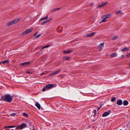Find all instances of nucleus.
I'll return each instance as SVG.
<instances>
[{"mask_svg": "<svg viewBox=\"0 0 130 130\" xmlns=\"http://www.w3.org/2000/svg\"><path fill=\"white\" fill-rule=\"evenodd\" d=\"M128 49H122L121 51L123 52H124L126 51Z\"/></svg>", "mask_w": 130, "mask_h": 130, "instance_id": "nucleus-38", "label": "nucleus"}, {"mask_svg": "<svg viewBox=\"0 0 130 130\" xmlns=\"http://www.w3.org/2000/svg\"><path fill=\"white\" fill-rule=\"evenodd\" d=\"M124 55H121V57H120V58H123V57H124Z\"/></svg>", "mask_w": 130, "mask_h": 130, "instance_id": "nucleus-42", "label": "nucleus"}, {"mask_svg": "<svg viewBox=\"0 0 130 130\" xmlns=\"http://www.w3.org/2000/svg\"><path fill=\"white\" fill-rule=\"evenodd\" d=\"M126 56L128 57H130V53H128V54H127L126 55Z\"/></svg>", "mask_w": 130, "mask_h": 130, "instance_id": "nucleus-39", "label": "nucleus"}, {"mask_svg": "<svg viewBox=\"0 0 130 130\" xmlns=\"http://www.w3.org/2000/svg\"><path fill=\"white\" fill-rule=\"evenodd\" d=\"M23 115L26 117H27L28 116V115L26 113H23Z\"/></svg>", "mask_w": 130, "mask_h": 130, "instance_id": "nucleus-27", "label": "nucleus"}, {"mask_svg": "<svg viewBox=\"0 0 130 130\" xmlns=\"http://www.w3.org/2000/svg\"><path fill=\"white\" fill-rule=\"evenodd\" d=\"M122 100H118L117 102V104L119 105H121L122 104Z\"/></svg>", "mask_w": 130, "mask_h": 130, "instance_id": "nucleus-9", "label": "nucleus"}, {"mask_svg": "<svg viewBox=\"0 0 130 130\" xmlns=\"http://www.w3.org/2000/svg\"><path fill=\"white\" fill-rule=\"evenodd\" d=\"M47 23V21H44L42 22H41V25H43L44 24H45V23Z\"/></svg>", "mask_w": 130, "mask_h": 130, "instance_id": "nucleus-25", "label": "nucleus"}, {"mask_svg": "<svg viewBox=\"0 0 130 130\" xmlns=\"http://www.w3.org/2000/svg\"><path fill=\"white\" fill-rule=\"evenodd\" d=\"M104 42L102 43H101L99 45V47L100 48L102 49L104 46Z\"/></svg>", "mask_w": 130, "mask_h": 130, "instance_id": "nucleus-14", "label": "nucleus"}, {"mask_svg": "<svg viewBox=\"0 0 130 130\" xmlns=\"http://www.w3.org/2000/svg\"><path fill=\"white\" fill-rule=\"evenodd\" d=\"M61 71V70H59L57 71L56 72H53L49 75V76H51L52 75H55L57 74L58 73H59Z\"/></svg>", "mask_w": 130, "mask_h": 130, "instance_id": "nucleus-3", "label": "nucleus"}, {"mask_svg": "<svg viewBox=\"0 0 130 130\" xmlns=\"http://www.w3.org/2000/svg\"><path fill=\"white\" fill-rule=\"evenodd\" d=\"M95 33V32H93L91 33L88 34H87L86 35H85V37H87V36L89 37V36H92V35H94Z\"/></svg>", "mask_w": 130, "mask_h": 130, "instance_id": "nucleus-12", "label": "nucleus"}, {"mask_svg": "<svg viewBox=\"0 0 130 130\" xmlns=\"http://www.w3.org/2000/svg\"><path fill=\"white\" fill-rule=\"evenodd\" d=\"M26 72L28 74L30 73V71H26Z\"/></svg>", "mask_w": 130, "mask_h": 130, "instance_id": "nucleus-43", "label": "nucleus"}, {"mask_svg": "<svg viewBox=\"0 0 130 130\" xmlns=\"http://www.w3.org/2000/svg\"><path fill=\"white\" fill-rule=\"evenodd\" d=\"M12 96H11L10 94H7L4 96H2L0 100L10 103L12 101Z\"/></svg>", "mask_w": 130, "mask_h": 130, "instance_id": "nucleus-1", "label": "nucleus"}, {"mask_svg": "<svg viewBox=\"0 0 130 130\" xmlns=\"http://www.w3.org/2000/svg\"><path fill=\"white\" fill-rule=\"evenodd\" d=\"M69 57H67L65 58V59L66 60H69Z\"/></svg>", "mask_w": 130, "mask_h": 130, "instance_id": "nucleus-37", "label": "nucleus"}, {"mask_svg": "<svg viewBox=\"0 0 130 130\" xmlns=\"http://www.w3.org/2000/svg\"><path fill=\"white\" fill-rule=\"evenodd\" d=\"M38 32H36L35 33V34H34V35H35V36H36V35L37 34H38Z\"/></svg>", "mask_w": 130, "mask_h": 130, "instance_id": "nucleus-45", "label": "nucleus"}, {"mask_svg": "<svg viewBox=\"0 0 130 130\" xmlns=\"http://www.w3.org/2000/svg\"><path fill=\"white\" fill-rule=\"evenodd\" d=\"M72 51V50H70L68 51H66L65 50H64L63 51V53L64 54H66L67 53H70V52Z\"/></svg>", "mask_w": 130, "mask_h": 130, "instance_id": "nucleus-19", "label": "nucleus"}, {"mask_svg": "<svg viewBox=\"0 0 130 130\" xmlns=\"http://www.w3.org/2000/svg\"><path fill=\"white\" fill-rule=\"evenodd\" d=\"M20 21V20L19 19H16L8 23L7 24V25L8 26H10L17 22H18Z\"/></svg>", "mask_w": 130, "mask_h": 130, "instance_id": "nucleus-2", "label": "nucleus"}, {"mask_svg": "<svg viewBox=\"0 0 130 130\" xmlns=\"http://www.w3.org/2000/svg\"><path fill=\"white\" fill-rule=\"evenodd\" d=\"M118 36H115L113 37L112 40H115L118 38Z\"/></svg>", "mask_w": 130, "mask_h": 130, "instance_id": "nucleus-26", "label": "nucleus"}, {"mask_svg": "<svg viewBox=\"0 0 130 130\" xmlns=\"http://www.w3.org/2000/svg\"><path fill=\"white\" fill-rule=\"evenodd\" d=\"M48 18V16H47L45 17H42L39 20V21H42L43 20H45L47 19Z\"/></svg>", "mask_w": 130, "mask_h": 130, "instance_id": "nucleus-17", "label": "nucleus"}, {"mask_svg": "<svg viewBox=\"0 0 130 130\" xmlns=\"http://www.w3.org/2000/svg\"><path fill=\"white\" fill-rule=\"evenodd\" d=\"M123 49H128L127 48V47H124V48Z\"/></svg>", "mask_w": 130, "mask_h": 130, "instance_id": "nucleus-47", "label": "nucleus"}, {"mask_svg": "<svg viewBox=\"0 0 130 130\" xmlns=\"http://www.w3.org/2000/svg\"><path fill=\"white\" fill-rule=\"evenodd\" d=\"M103 18L102 20L100 22V23H101L102 22H105L106 21V19L104 18Z\"/></svg>", "mask_w": 130, "mask_h": 130, "instance_id": "nucleus-23", "label": "nucleus"}, {"mask_svg": "<svg viewBox=\"0 0 130 130\" xmlns=\"http://www.w3.org/2000/svg\"><path fill=\"white\" fill-rule=\"evenodd\" d=\"M106 16H107V17L108 18H109L110 17V15H111V14L109 13H108L107 14H106Z\"/></svg>", "mask_w": 130, "mask_h": 130, "instance_id": "nucleus-35", "label": "nucleus"}, {"mask_svg": "<svg viewBox=\"0 0 130 130\" xmlns=\"http://www.w3.org/2000/svg\"><path fill=\"white\" fill-rule=\"evenodd\" d=\"M32 28H31L30 29H28L26 30L25 31L23 32L22 35H26L28 33L30 32L32 30Z\"/></svg>", "mask_w": 130, "mask_h": 130, "instance_id": "nucleus-4", "label": "nucleus"}, {"mask_svg": "<svg viewBox=\"0 0 130 130\" xmlns=\"http://www.w3.org/2000/svg\"><path fill=\"white\" fill-rule=\"evenodd\" d=\"M35 105L39 110L40 109V105L38 102H36Z\"/></svg>", "mask_w": 130, "mask_h": 130, "instance_id": "nucleus-10", "label": "nucleus"}, {"mask_svg": "<svg viewBox=\"0 0 130 130\" xmlns=\"http://www.w3.org/2000/svg\"><path fill=\"white\" fill-rule=\"evenodd\" d=\"M15 127V126H9V128L14 127Z\"/></svg>", "mask_w": 130, "mask_h": 130, "instance_id": "nucleus-40", "label": "nucleus"}, {"mask_svg": "<svg viewBox=\"0 0 130 130\" xmlns=\"http://www.w3.org/2000/svg\"><path fill=\"white\" fill-rule=\"evenodd\" d=\"M128 101L126 100H125L123 102V104L124 105L126 106L128 104Z\"/></svg>", "mask_w": 130, "mask_h": 130, "instance_id": "nucleus-15", "label": "nucleus"}, {"mask_svg": "<svg viewBox=\"0 0 130 130\" xmlns=\"http://www.w3.org/2000/svg\"><path fill=\"white\" fill-rule=\"evenodd\" d=\"M116 100V99L115 97H113L111 99V101L112 102H113L115 100Z\"/></svg>", "mask_w": 130, "mask_h": 130, "instance_id": "nucleus-29", "label": "nucleus"}, {"mask_svg": "<svg viewBox=\"0 0 130 130\" xmlns=\"http://www.w3.org/2000/svg\"><path fill=\"white\" fill-rule=\"evenodd\" d=\"M52 19L51 18V19H48V20L46 21H47V22H49V21H50Z\"/></svg>", "mask_w": 130, "mask_h": 130, "instance_id": "nucleus-36", "label": "nucleus"}, {"mask_svg": "<svg viewBox=\"0 0 130 130\" xmlns=\"http://www.w3.org/2000/svg\"><path fill=\"white\" fill-rule=\"evenodd\" d=\"M57 31L59 32H60L62 30V28L61 26H60L57 28Z\"/></svg>", "mask_w": 130, "mask_h": 130, "instance_id": "nucleus-13", "label": "nucleus"}, {"mask_svg": "<svg viewBox=\"0 0 130 130\" xmlns=\"http://www.w3.org/2000/svg\"><path fill=\"white\" fill-rule=\"evenodd\" d=\"M26 124L24 123H22V124L20 125V128L21 129H22L26 127Z\"/></svg>", "mask_w": 130, "mask_h": 130, "instance_id": "nucleus-7", "label": "nucleus"}, {"mask_svg": "<svg viewBox=\"0 0 130 130\" xmlns=\"http://www.w3.org/2000/svg\"><path fill=\"white\" fill-rule=\"evenodd\" d=\"M48 90L47 89V88H46V86H45V87H44L42 89V91L43 92H44L46 90Z\"/></svg>", "mask_w": 130, "mask_h": 130, "instance_id": "nucleus-24", "label": "nucleus"}, {"mask_svg": "<svg viewBox=\"0 0 130 130\" xmlns=\"http://www.w3.org/2000/svg\"><path fill=\"white\" fill-rule=\"evenodd\" d=\"M9 128V126H5V127H4V128Z\"/></svg>", "mask_w": 130, "mask_h": 130, "instance_id": "nucleus-44", "label": "nucleus"}, {"mask_svg": "<svg viewBox=\"0 0 130 130\" xmlns=\"http://www.w3.org/2000/svg\"><path fill=\"white\" fill-rule=\"evenodd\" d=\"M102 106H99V107H98V111H99V110L100 109V108H101V107H102Z\"/></svg>", "mask_w": 130, "mask_h": 130, "instance_id": "nucleus-41", "label": "nucleus"}, {"mask_svg": "<svg viewBox=\"0 0 130 130\" xmlns=\"http://www.w3.org/2000/svg\"><path fill=\"white\" fill-rule=\"evenodd\" d=\"M47 72H44L43 73H42L41 74H40V75H44V74H47Z\"/></svg>", "mask_w": 130, "mask_h": 130, "instance_id": "nucleus-31", "label": "nucleus"}, {"mask_svg": "<svg viewBox=\"0 0 130 130\" xmlns=\"http://www.w3.org/2000/svg\"><path fill=\"white\" fill-rule=\"evenodd\" d=\"M60 9V8H55L53 9H52V11H56V10H59Z\"/></svg>", "mask_w": 130, "mask_h": 130, "instance_id": "nucleus-28", "label": "nucleus"}, {"mask_svg": "<svg viewBox=\"0 0 130 130\" xmlns=\"http://www.w3.org/2000/svg\"><path fill=\"white\" fill-rule=\"evenodd\" d=\"M16 113H13L11 114L10 115L12 116H14L16 115Z\"/></svg>", "mask_w": 130, "mask_h": 130, "instance_id": "nucleus-30", "label": "nucleus"}, {"mask_svg": "<svg viewBox=\"0 0 130 130\" xmlns=\"http://www.w3.org/2000/svg\"><path fill=\"white\" fill-rule=\"evenodd\" d=\"M109 114V113L108 112H105L102 115V117H105Z\"/></svg>", "mask_w": 130, "mask_h": 130, "instance_id": "nucleus-11", "label": "nucleus"}, {"mask_svg": "<svg viewBox=\"0 0 130 130\" xmlns=\"http://www.w3.org/2000/svg\"><path fill=\"white\" fill-rule=\"evenodd\" d=\"M30 63V61L25 62L24 63H21L20 64V66H26L29 65Z\"/></svg>", "mask_w": 130, "mask_h": 130, "instance_id": "nucleus-5", "label": "nucleus"}, {"mask_svg": "<svg viewBox=\"0 0 130 130\" xmlns=\"http://www.w3.org/2000/svg\"><path fill=\"white\" fill-rule=\"evenodd\" d=\"M46 87L47 89V90L50 89L52 88L54 86V85L53 84H49L46 85Z\"/></svg>", "mask_w": 130, "mask_h": 130, "instance_id": "nucleus-6", "label": "nucleus"}, {"mask_svg": "<svg viewBox=\"0 0 130 130\" xmlns=\"http://www.w3.org/2000/svg\"><path fill=\"white\" fill-rule=\"evenodd\" d=\"M109 112H110V110H109Z\"/></svg>", "mask_w": 130, "mask_h": 130, "instance_id": "nucleus-49", "label": "nucleus"}, {"mask_svg": "<svg viewBox=\"0 0 130 130\" xmlns=\"http://www.w3.org/2000/svg\"><path fill=\"white\" fill-rule=\"evenodd\" d=\"M129 65H130V63H129Z\"/></svg>", "mask_w": 130, "mask_h": 130, "instance_id": "nucleus-50", "label": "nucleus"}, {"mask_svg": "<svg viewBox=\"0 0 130 130\" xmlns=\"http://www.w3.org/2000/svg\"><path fill=\"white\" fill-rule=\"evenodd\" d=\"M9 60H6L3 61L2 63L3 64H4L5 63H8L9 62Z\"/></svg>", "mask_w": 130, "mask_h": 130, "instance_id": "nucleus-22", "label": "nucleus"}, {"mask_svg": "<svg viewBox=\"0 0 130 130\" xmlns=\"http://www.w3.org/2000/svg\"><path fill=\"white\" fill-rule=\"evenodd\" d=\"M117 55V54L116 53H112L110 55V57H116Z\"/></svg>", "mask_w": 130, "mask_h": 130, "instance_id": "nucleus-16", "label": "nucleus"}, {"mask_svg": "<svg viewBox=\"0 0 130 130\" xmlns=\"http://www.w3.org/2000/svg\"><path fill=\"white\" fill-rule=\"evenodd\" d=\"M108 3L107 2H106L105 3H103L102 4L99 5L97 6V8L101 7H102L104 6L105 5L107 4Z\"/></svg>", "mask_w": 130, "mask_h": 130, "instance_id": "nucleus-8", "label": "nucleus"}, {"mask_svg": "<svg viewBox=\"0 0 130 130\" xmlns=\"http://www.w3.org/2000/svg\"><path fill=\"white\" fill-rule=\"evenodd\" d=\"M41 35V34H39L38 35H37L36 36L35 38H37L39 37Z\"/></svg>", "mask_w": 130, "mask_h": 130, "instance_id": "nucleus-34", "label": "nucleus"}, {"mask_svg": "<svg viewBox=\"0 0 130 130\" xmlns=\"http://www.w3.org/2000/svg\"><path fill=\"white\" fill-rule=\"evenodd\" d=\"M26 123H28L29 124V125L30 126H32L33 127V125H32V124L31 122L30 121H28Z\"/></svg>", "mask_w": 130, "mask_h": 130, "instance_id": "nucleus-20", "label": "nucleus"}, {"mask_svg": "<svg viewBox=\"0 0 130 130\" xmlns=\"http://www.w3.org/2000/svg\"><path fill=\"white\" fill-rule=\"evenodd\" d=\"M92 5H93V4H92V3H91V4H90V6H92Z\"/></svg>", "mask_w": 130, "mask_h": 130, "instance_id": "nucleus-46", "label": "nucleus"}, {"mask_svg": "<svg viewBox=\"0 0 130 130\" xmlns=\"http://www.w3.org/2000/svg\"><path fill=\"white\" fill-rule=\"evenodd\" d=\"M122 12H121V11L120 10H119V11H117L116 12V13L117 14H119V13H121Z\"/></svg>", "mask_w": 130, "mask_h": 130, "instance_id": "nucleus-33", "label": "nucleus"}, {"mask_svg": "<svg viewBox=\"0 0 130 130\" xmlns=\"http://www.w3.org/2000/svg\"><path fill=\"white\" fill-rule=\"evenodd\" d=\"M102 18H105L106 19L108 18L107 17V16H106V15H104L102 16Z\"/></svg>", "mask_w": 130, "mask_h": 130, "instance_id": "nucleus-32", "label": "nucleus"}, {"mask_svg": "<svg viewBox=\"0 0 130 130\" xmlns=\"http://www.w3.org/2000/svg\"><path fill=\"white\" fill-rule=\"evenodd\" d=\"M51 46V45H47L44 46L43 47H40V48H41V49H44L45 48H47L49 47L50 46Z\"/></svg>", "mask_w": 130, "mask_h": 130, "instance_id": "nucleus-18", "label": "nucleus"}, {"mask_svg": "<svg viewBox=\"0 0 130 130\" xmlns=\"http://www.w3.org/2000/svg\"><path fill=\"white\" fill-rule=\"evenodd\" d=\"M93 113H94L93 116L95 117L96 114V110L95 109H94L93 111H92Z\"/></svg>", "mask_w": 130, "mask_h": 130, "instance_id": "nucleus-21", "label": "nucleus"}, {"mask_svg": "<svg viewBox=\"0 0 130 130\" xmlns=\"http://www.w3.org/2000/svg\"><path fill=\"white\" fill-rule=\"evenodd\" d=\"M11 130H14L13 129H11Z\"/></svg>", "mask_w": 130, "mask_h": 130, "instance_id": "nucleus-48", "label": "nucleus"}]
</instances>
